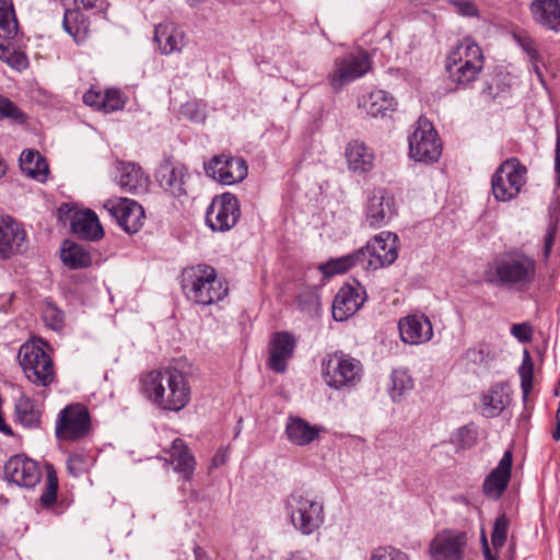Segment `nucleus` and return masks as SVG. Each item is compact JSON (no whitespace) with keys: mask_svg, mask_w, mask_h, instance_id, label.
Wrapping results in <instances>:
<instances>
[{"mask_svg":"<svg viewBox=\"0 0 560 560\" xmlns=\"http://www.w3.org/2000/svg\"><path fill=\"white\" fill-rule=\"evenodd\" d=\"M142 393L156 408L178 412L190 401L187 375L176 368L153 370L141 378Z\"/></svg>","mask_w":560,"mask_h":560,"instance_id":"f257e3e1","label":"nucleus"},{"mask_svg":"<svg viewBox=\"0 0 560 560\" xmlns=\"http://www.w3.org/2000/svg\"><path fill=\"white\" fill-rule=\"evenodd\" d=\"M537 276L536 259L520 249H513L498 257L488 272V282L517 292L527 291Z\"/></svg>","mask_w":560,"mask_h":560,"instance_id":"f03ea898","label":"nucleus"},{"mask_svg":"<svg viewBox=\"0 0 560 560\" xmlns=\"http://www.w3.org/2000/svg\"><path fill=\"white\" fill-rule=\"evenodd\" d=\"M180 285L187 300L202 306L222 301L229 292L228 283L218 278L212 266L206 264L185 268Z\"/></svg>","mask_w":560,"mask_h":560,"instance_id":"7ed1b4c3","label":"nucleus"},{"mask_svg":"<svg viewBox=\"0 0 560 560\" xmlns=\"http://www.w3.org/2000/svg\"><path fill=\"white\" fill-rule=\"evenodd\" d=\"M481 48L470 37H465L450 51L445 65L448 79L457 89L466 90L478 79L483 69Z\"/></svg>","mask_w":560,"mask_h":560,"instance_id":"20e7f679","label":"nucleus"},{"mask_svg":"<svg viewBox=\"0 0 560 560\" xmlns=\"http://www.w3.org/2000/svg\"><path fill=\"white\" fill-rule=\"evenodd\" d=\"M284 509L292 526L304 536L317 532L326 520L323 498L308 490L292 491L285 499Z\"/></svg>","mask_w":560,"mask_h":560,"instance_id":"39448f33","label":"nucleus"},{"mask_svg":"<svg viewBox=\"0 0 560 560\" xmlns=\"http://www.w3.org/2000/svg\"><path fill=\"white\" fill-rule=\"evenodd\" d=\"M361 362L342 351L329 353L323 362V376L326 384L335 389L351 388L362 377Z\"/></svg>","mask_w":560,"mask_h":560,"instance_id":"423d86ee","label":"nucleus"},{"mask_svg":"<svg viewBox=\"0 0 560 560\" xmlns=\"http://www.w3.org/2000/svg\"><path fill=\"white\" fill-rule=\"evenodd\" d=\"M18 358L30 382L43 387H47L54 382V362L42 347L26 342L21 346Z\"/></svg>","mask_w":560,"mask_h":560,"instance_id":"0eeeda50","label":"nucleus"},{"mask_svg":"<svg viewBox=\"0 0 560 560\" xmlns=\"http://www.w3.org/2000/svg\"><path fill=\"white\" fill-rule=\"evenodd\" d=\"M526 167L516 158L505 160L497 168L491 179V189L499 201L515 198L526 182Z\"/></svg>","mask_w":560,"mask_h":560,"instance_id":"6e6552de","label":"nucleus"},{"mask_svg":"<svg viewBox=\"0 0 560 560\" xmlns=\"http://www.w3.org/2000/svg\"><path fill=\"white\" fill-rule=\"evenodd\" d=\"M91 431V417L82 404H70L58 413L55 434L58 440L74 442L84 439Z\"/></svg>","mask_w":560,"mask_h":560,"instance_id":"1a4fd4ad","label":"nucleus"},{"mask_svg":"<svg viewBox=\"0 0 560 560\" xmlns=\"http://www.w3.org/2000/svg\"><path fill=\"white\" fill-rule=\"evenodd\" d=\"M371 68L369 56L361 50L350 52L334 60L332 69L327 75L334 92H340L347 84L363 77Z\"/></svg>","mask_w":560,"mask_h":560,"instance_id":"9d476101","label":"nucleus"},{"mask_svg":"<svg viewBox=\"0 0 560 560\" xmlns=\"http://www.w3.org/2000/svg\"><path fill=\"white\" fill-rule=\"evenodd\" d=\"M410 156L418 162L433 163L442 153L438 132L427 118H419L417 127L409 137Z\"/></svg>","mask_w":560,"mask_h":560,"instance_id":"9b49d317","label":"nucleus"},{"mask_svg":"<svg viewBox=\"0 0 560 560\" xmlns=\"http://www.w3.org/2000/svg\"><path fill=\"white\" fill-rule=\"evenodd\" d=\"M240 217L238 199L233 194L224 192L212 199L206 212V222L214 232H226L236 225Z\"/></svg>","mask_w":560,"mask_h":560,"instance_id":"f8f14e48","label":"nucleus"},{"mask_svg":"<svg viewBox=\"0 0 560 560\" xmlns=\"http://www.w3.org/2000/svg\"><path fill=\"white\" fill-rule=\"evenodd\" d=\"M398 237L392 232H382L359 249L363 252V269H378L392 265L398 257Z\"/></svg>","mask_w":560,"mask_h":560,"instance_id":"ddd939ff","label":"nucleus"},{"mask_svg":"<svg viewBox=\"0 0 560 560\" xmlns=\"http://www.w3.org/2000/svg\"><path fill=\"white\" fill-rule=\"evenodd\" d=\"M365 223L372 229L387 225L397 215L395 196L385 188H375L368 194Z\"/></svg>","mask_w":560,"mask_h":560,"instance_id":"4468645a","label":"nucleus"},{"mask_svg":"<svg viewBox=\"0 0 560 560\" xmlns=\"http://www.w3.org/2000/svg\"><path fill=\"white\" fill-rule=\"evenodd\" d=\"M207 176L223 184L240 183L247 176V163L243 158L220 154L203 165Z\"/></svg>","mask_w":560,"mask_h":560,"instance_id":"2eb2a0df","label":"nucleus"},{"mask_svg":"<svg viewBox=\"0 0 560 560\" xmlns=\"http://www.w3.org/2000/svg\"><path fill=\"white\" fill-rule=\"evenodd\" d=\"M468 535L464 530L443 529L430 544L432 560H464Z\"/></svg>","mask_w":560,"mask_h":560,"instance_id":"dca6fc26","label":"nucleus"},{"mask_svg":"<svg viewBox=\"0 0 560 560\" xmlns=\"http://www.w3.org/2000/svg\"><path fill=\"white\" fill-rule=\"evenodd\" d=\"M103 208L128 234L137 233L143 225L144 210L137 201L128 198L108 199Z\"/></svg>","mask_w":560,"mask_h":560,"instance_id":"f3484780","label":"nucleus"},{"mask_svg":"<svg viewBox=\"0 0 560 560\" xmlns=\"http://www.w3.org/2000/svg\"><path fill=\"white\" fill-rule=\"evenodd\" d=\"M5 479L19 487L34 488L42 478V470L36 460L25 455H14L3 468Z\"/></svg>","mask_w":560,"mask_h":560,"instance_id":"a211bd4d","label":"nucleus"},{"mask_svg":"<svg viewBox=\"0 0 560 560\" xmlns=\"http://www.w3.org/2000/svg\"><path fill=\"white\" fill-rule=\"evenodd\" d=\"M400 339L408 345H422L433 337V325L423 313H412L398 322Z\"/></svg>","mask_w":560,"mask_h":560,"instance_id":"6ab92c4d","label":"nucleus"},{"mask_svg":"<svg viewBox=\"0 0 560 560\" xmlns=\"http://www.w3.org/2000/svg\"><path fill=\"white\" fill-rule=\"evenodd\" d=\"M513 465V453L506 450L498 466L485 478L482 483L483 494L491 500H499L509 487Z\"/></svg>","mask_w":560,"mask_h":560,"instance_id":"aec40b11","label":"nucleus"},{"mask_svg":"<svg viewBox=\"0 0 560 560\" xmlns=\"http://www.w3.org/2000/svg\"><path fill=\"white\" fill-rule=\"evenodd\" d=\"M298 339L289 331L275 332L269 345L268 368L276 373H284L293 358Z\"/></svg>","mask_w":560,"mask_h":560,"instance_id":"412c9836","label":"nucleus"},{"mask_svg":"<svg viewBox=\"0 0 560 560\" xmlns=\"http://www.w3.org/2000/svg\"><path fill=\"white\" fill-rule=\"evenodd\" d=\"M189 174L185 165L171 161H165L158 171V180L160 186L172 194L174 197H183L188 195Z\"/></svg>","mask_w":560,"mask_h":560,"instance_id":"4be33fe9","label":"nucleus"},{"mask_svg":"<svg viewBox=\"0 0 560 560\" xmlns=\"http://www.w3.org/2000/svg\"><path fill=\"white\" fill-rule=\"evenodd\" d=\"M365 301V292L360 287L346 284L339 289L332 302V317L343 322L354 315Z\"/></svg>","mask_w":560,"mask_h":560,"instance_id":"5701e85b","label":"nucleus"},{"mask_svg":"<svg viewBox=\"0 0 560 560\" xmlns=\"http://www.w3.org/2000/svg\"><path fill=\"white\" fill-rule=\"evenodd\" d=\"M26 238L25 231L13 219L8 218L0 223V257L8 258L21 252Z\"/></svg>","mask_w":560,"mask_h":560,"instance_id":"b1692460","label":"nucleus"},{"mask_svg":"<svg viewBox=\"0 0 560 560\" xmlns=\"http://www.w3.org/2000/svg\"><path fill=\"white\" fill-rule=\"evenodd\" d=\"M117 183L125 192L140 194L148 190V177L142 168L135 163L120 162L117 166Z\"/></svg>","mask_w":560,"mask_h":560,"instance_id":"393cba45","label":"nucleus"},{"mask_svg":"<svg viewBox=\"0 0 560 560\" xmlns=\"http://www.w3.org/2000/svg\"><path fill=\"white\" fill-rule=\"evenodd\" d=\"M323 428L311 424L300 417H289L285 425L288 440L298 446H306L319 438Z\"/></svg>","mask_w":560,"mask_h":560,"instance_id":"a878e982","label":"nucleus"},{"mask_svg":"<svg viewBox=\"0 0 560 560\" xmlns=\"http://www.w3.org/2000/svg\"><path fill=\"white\" fill-rule=\"evenodd\" d=\"M165 453L168 454L174 470L180 474L184 480L189 481L195 471L196 459L185 441L179 438L175 439L171 448Z\"/></svg>","mask_w":560,"mask_h":560,"instance_id":"bb28decb","label":"nucleus"},{"mask_svg":"<svg viewBox=\"0 0 560 560\" xmlns=\"http://www.w3.org/2000/svg\"><path fill=\"white\" fill-rule=\"evenodd\" d=\"M71 230L79 237L88 241H98L104 236V230L96 213L90 209L73 214Z\"/></svg>","mask_w":560,"mask_h":560,"instance_id":"cd10ccee","label":"nucleus"},{"mask_svg":"<svg viewBox=\"0 0 560 560\" xmlns=\"http://www.w3.org/2000/svg\"><path fill=\"white\" fill-rule=\"evenodd\" d=\"M530 12L536 23L553 32H560V0H535Z\"/></svg>","mask_w":560,"mask_h":560,"instance_id":"c85d7f7f","label":"nucleus"},{"mask_svg":"<svg viewBox=\"0 0 560 560\" xmlns=\"http://www.w3.org/2000/svg\"><path fill=\"white\" fill-rule=\"evenodd\" d=\"M346 160L349 171L355 174H366L374 165V153L363 142H350L346 149Z\"/></svg>","mask_w":560,"mask_h":560,"instance_id":"c756f323","label":"nucleus"},{"mask_svg":"<svg viewBox=\"0 0 560 560\" xmlns=\"http://www.w3.org/2000/svg\"><path fill=\"white\" fill-rule=\"evenodd\" d=\"M154 40L163 55H170L183 49L186 44V34L173 25L159 24L155 26Z\"/></svg>","mask_w":560,"mask_h":560,"instance_id":"7c9ffc66","label":"nucleus"},{"mask_svg":"<svg viewBox=\"0 0 560 560\" xmlns=\"http://www.w3.org/2000/svg\"><path fill=\"white\" fill-rule=\"evenodd\" d=\"M20 167L28 177L40 183L46 182L48 164L43 155L36 150H24L20 155Z\"/></svg>","mask_w":560,"mask_h":560,"instance_id":"2f4dec72","label":"nucleus"},{"mask_svg":"<svg viewBox=\"0 0 560 560\" xmlns=\"http://www.w3.org/2000/svg\"><path fill=\"white\" fill-rule=\"evenodd\" d=\"M395 105L394 97L383 90L371 92L360 102V106L372 117L385 116L387 112L394 110Z\"/></svg>","mask_w":560,"mask_h":560,"instance_id":"473e14b6","label":"nucleus"},{"mask_svg":"<svg viewBox=\"0 0 560 560\" xmlns=\"http://www.w3.org/2000/svg\"><path fill=\"white\" fill-rule=\"evenodd\" d=\"M62 262L71 269L86 268L92 264V257L81 245L66 241L60 254Z\"/></svg>","mask_w":560,"mask_h":560,"instance_id":"72a5a7b5","label":"nucleus"},{"mask_svg":"<svg viewBox=\"0 0 560 560\" xmlns=\"http://www.w3.org/2000/svg\"><path fill=\"white\" fill-rule=\"evenodd\" d=\"M362 260H364V254L358 249L349 255L331 258L326 264L320 265L319 268L325 276L331 277L343 273L353 266H362Z\"/></svg>","mask_w":560,"mask_h":560,"instance_id":"f704fd0d","label":"nucleus"},{"mask_svg":"<svg viewBox=\"0 0 560 560\" xmlns=\"http://www.w3.org/2000/svg\"><path fill=\"white\" fill-rule=\"evenodd\" d=\"M62 25L65 31L79 43L85 39L88 34V24L83 15L77 10H66Z\"/></svg>","mask_w":560,"mask_h":560,"instance_id":"c9c22d12","label":"nucleus"},{"mask_svg":"<svg viewBox=\"0 0 560 560\" xmlns=\"http://www.w3.org/2000/svg\"><path fill=\"white\" fill-rule=\"evenodd\" d=\"M19 23L12 3L0 0V38L12 39L16 36Z\"/></svg>","mask_w":560,"mask_h":560,"instance_id":"e433bc0d","label":"nucleus"},{"mask_svg":"<svg viewBox=\"0 0 560 560\" xmlns=\"http://www.w3.org/2000/svg\"><path fill=\"white\" fill-rule=\"evenodd\" d=\"M392 387L390 396L394 401H399L401 398L413 388V378L405 369H396L390 375Z\"/></svg>","mask_w":560,"mask_h":560,"instance_id":"4c0bfd02","label":"nucleus"},{"mask_svg":"<svg viewBox=\"0 0 560 560\" xmlns=\"http://www.w3.org/2000/svg\"><path fill=\"white\" fill-rule=\"evenodd\" d=\"M58 477L52 465H46V482L44 491L39 498V503L43 509H50L57 500L58 492Z\"/></svg>","mask_w":560,"mask_h":560,"instance_id":"58836bf2","label":"nucleus"},{"mask_svg":"<svg viewBox=\"0 0 560 560\" xmlns=\"http://www.w3.org/2000/svg\"><path fill=\"white\" fill-rule=\"evenodd\" d=\"M15 413L18 420L25 427H38L40 422L39 412L34 408V404L30 398L21 397L15 405Z\"/></svg>","mask_w":560,"mask_h":560,"instance_id":"ea45409f","label":"nucleus"},{"mask_svg":"<svg viewBox=\"0 0 560 560\" xmlns=\"http://www.w3.org/2000/svg\"><path fill=\"white\" fill-rule=\"evenodd\" d=\"M505 401L502 395L491 389L482 397V412L486 417H495L504 409Z\"/></svg>","mask_w":560,"mask_h":560,"instance_id":"a19ab883","label":"nucleus"},{"mask_svg":"<svg viewBox=\"0 0 560 560\" xmlns=\"http://www.w3.org/2000/svg\"><path fill=\"white\" fill-rule=\"evenodd\" d=\"M2 119L24 124L26 122V115L15 103L0 94V120Z\"/></svg>","mask_w":560,"mask_h":560,"instance_id":"79ce46f5","label":"nucleus"},{"mask_svg":"<svg viewBox=\"0 0 560 560\" xmlns=\"http://www.w3.org/2000/svg\"><path fill=\"white\" fill-rule=\"evenodd\" d=\"M510 527V521L503 513L495 518L493 530L491 534V542L493 548H502L508 538V532Z\"/></svg>","mask_w":560,"mask_h":560,"instance_id":"37998d69","label":"nucleus"},{"mask_svg":"<svg viewBox=\"0 0 560 560\" xmlns=\"http://www.w3.org/2000/svg\"><path fill=\"white\" fill-rule=\"evenodd\" d=\"M518 372H520V377H521V387L523 390V395H524V397H526L533 388V373H534L533 362H532V359L527 351H525L524 360H523L522 365L520 366Z\"/></svg>","mask_w":560,"mask_h":560,"instance_id":"c03bdc74","label":"nucleus"},{"mask_svg":"<svg viewBox=\"0 0 560 560\" xmlns=\"http://www.w3.org/2000/svg\"><path fill=\"white\" fill-rule=\"evenodd\" d=\"M514 40L518 44V46L527 54L530 62L533 63L535 71L538 72L537 62L540 60V56L538 50L536 49V45L534 39L525 34H513Z\"/></svg>","mask_w":560,"mask_h":560,"instance_id":"a18cd8bd","label":"nucleus"},{"mask_svg":"<svg viewBox=\"0 0 560 560\" xmlns=\"http://www.w3.org/2000/svg\"><path fill=\"white\" fill-rule=\"evenodd\" d=\"M369 560H410L408 555L392 546H382L372 550Z\"/></svg>","mask_w":560,"mask_h":560,"instance_id":"49530a36","label":"nucleus"},{"mask_svg":"<svg viewBox=\"0 0 560 560\" xmlns=\"http://www.w3.org/2000/svg\"><path fill=\"white\" fill-rule=\"evenodd\" d=\"M490 353L489 345L486 342H479L474 347L468 348L464 353V358L472 364H481L490 358Z\"/></svg>","mask_w":560,"mask_h":560,"instance_id":"de8ad7c7","label":"nucleus"},{"mask_svg":"<svg viewBox=\"0 0 560 560\" xmlns=\"http://www.w3.org/2000/svg\"><path fill=\"white\" fill-rule=\"evenodd\" d=\"M124 105L125 102L122 101L119 91L108 90L103 94L101 110L104 113H112L121 109Z\"/></svg>","mask_w":560,"mask_h":560,"instance_id":"09e8293b","label":"nucleus"},{"mask_svg":"<svg viewBox=\"0 0 560 560\" xmlns=\"http://www.w3.org/2000/svg\"><path fill=\"white\" fill-rule=\"evenodd\" d=\"M43 319L54 330H59L63 326V313L52 305H47L43 313Z\"/></svg>","mask_w":560,"mask_h":560,"instance_id":"8fccbe9b","label":"nucleus"},{"mask_svg":"<svg viewBox=\"0 0 560 560\" xmlns=\"http://www.w3.org/2000/svg\"><path fill=\"white\" fill-rule=\"evenodd\" d=\"M511 335L521 343H528L533 338V328L528 323L513 324Z\"/></svg>","mask_w":560,"mask_h":560,"instance_id":"3c124183","label":"nucleus"},{"mask_svg":"<svg viewBox=\"0 0 560 560\" xmlns=\"http://www.w3.org/2000/svg\"><path fill=\"white\" fill-rule=\"evenodd\" d=\"M453 5L456 8V11L463 16H477L478 9L472 1L469 0H456L453 1Z\"/></svg>","mask_w":560,"mask_h":560,"instance_id":"603ef678","label":"nucleus"},{"mask_svg":"<svg viewBox=\"0 0 560 560\" xmlns=\"http://www.w3.org/2000/svg\"><path fill=\"white\" fill-rule=\"evenodd\" d=\"M102 100H103V93L96 92L93 90H89L83 95L84 104L90 107H94L98 110H101V108H102Z\"/></svg>","mask_w":560,"mask_h":560,"instance_id":"864d4df0","label":"nucleus"},{"mask_svg":"<svg viewBox=\"0 0 560 560\" xmlns=\"http://www.w3.org/2000/svg\"><path fill=\"white\" fill-rule=\"evenodd\" d=\"M7 63L14 69L22 70L27 66V58L23 52L16 51L14 49L13 52L9 56Z\"/></svg>","mask_w":560,"mask_h":560,"instance_id":"5fc2aeb1","label":"nucleus"},{"mask_svg":"<svg viewBox=\"0 0 560 560\" xmlns=\"http://www.w3.org/2000/svg\"><path fill=\"white\" fill-rule=\"evenodd\" d=\"M74 3L80 8L86 10H96L97 12H103L107 8V2L105 0H74Z\"/></svg>","mask_w":560,"mask_h":560,"instance_id":"6e6d98bb","label":"nucleus"},{"mask_svg":"<svg viewBox=\"0 0 560 560\" xmlns=\"http://www.w3.org/2000/svg\"><path fill=\"white\" fill-rule=\"evenodd\" d=\"M184 114L189 115L194 121H201L205 119V114L199 110L197 104L188 103L184 106Z\"/></svg>","mask_w":560,"mask_h":560,"instance_id":"4d7b16f0","label":"nucleus"},{"mask_svg":"<svg viewBox=\"0 0 560 560\" xmlns=\"http://www.w3.org/2000/svg\"><path fill=\"white\" fill-rule=\"evenodd\" d=\"M228 458H229V447H220L212 458L211 467L218 468V467L224 465L228 462Z\"/></svg>","mask_w":560,"mask_h":560,"instance_id":"13d9d810","label":"nucleus"},{"mask_svg":"<svg viewBox=\"0 0 560 560\" xmlns=\"http://www.w3.org/2000/svg\"><path fill=\"white\" fill-rule=\"evenodd\" d=\"M556 184L560 187V130L557 129L556 137V155H555Z\"/></svg>","mask_w":560,"mask_h":560,"instance_id":"bf43d9fd","label":"nucleus"},{"mask_svg":"<svg viewBox=\"0 0 560 560\" xmlns=\"http://www.w3.org/2000/svg\"><path fill=\"white\" fill-rule=\"evenodd\" d=\"M555 235H556V226H550L545 236L544 255L546 258L549 257V255L551 253L553 242H555Z\"/></svg>","mask_w":560,"mask_h":560,"instance_id":"052dcab7","label":"nucleus"},{"mask_svg":"<svg viewBox=\"0 0 560 560\" xmlns=\"http://www.w3.org/2000/svg\"><path fill=\"white\" fill-rule=\"evenodd\" d=\"M8 39L0 38V59L4 62L8 61L9 56L13 52V48L10 43H5Z\"/></svg>","mask_w":560,"mask_h":560,"instance_id":"680f3d73","label":"nucleus"},{"mask_svg":"<svg viewBox=\"0 0 560 560\" xmlns=\"http://www.w3.org/2000/svg\"><path fill=\"white\" fill-rule=\"evenodd\" d=\"M81 462H82L81 456H79V455L70 456V457L68 458V462H67V468H68V470H69L71 474L77 475V471H75V470H77V468H78L77 466H78V464H81Z\"/></svg>","mask_w":560,"mask_h":560,"instance_id":"e2e57ef3","label":"nucleus"},{"mask_svg":"<svg viewBox=\"0 0 560 560\" xmlns=\"http://www.w3.org/2000/svg\"><path fill=\"white\" fill-rule=\"evenodd\" d=\"M481 540H482V548H483V557L486 560H497V556L492 553L489 545H488V541H487V538L485 535H482L481 537Z\"/></svg>","mask_w":560,"mask_h":560,"instance_id":"0e129e2a","label":"nucleus"},{"mask_svg":"<svg viewBox=\"0 0 560 560\" xmlns=\"http://www.w3.org/2000/svg\"><path fill=\"white\" fill-rule=\"evenodd\" d=\"M192 557H194V560H209L208 556L206 555L203 549L199 546H194Z\"/></svg>","mask_w":560,"mask_h":560,"instance_id":"69168bd1","label":"nucleus"},{"mask_svg":"<svg viewBox=\"0 0 560 560\" xmlns=\"http://www.w3.org/2000/svg\"><path fill=\"white\" fill-rule=\"evenodd\" d=\"M458 434L460 436L467 435L469 439H474V431L467 427L460 428Z\"/></svg>","mask_w":560,"mask_h":560,"instance_id":"338daca9","label":"nucleus"},{"mask_svg":"<svg viewBox=\"0 0 560 560\" xmlns=\"http://www.w3.org/2000/svg\"><path fill=\"white\" fill-rule=\"evenodd\" d=\"M288 560H307L302 552H294L291 553L288 558Z\"/></svg>","mask_w":560,"mask_h":560,"instance_id":"774afa93","label":"nucleus"}]
</instances>
